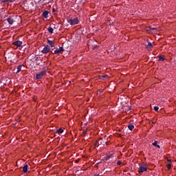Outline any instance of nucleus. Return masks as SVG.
<instances>
[{"label": "nucleus", "instance_id": "obj_24", "mask_svg": "<svg viewBox=\"0 0 176 176\" xmlns=\"http://www.w3.org/2000/svg\"><path fill=\"white\" fill-rule=\"evenodd\" d=\"M6 2H8V0H2V1H1L2 3H5Z\"/></svg>", "mask_w": 176, "mask_h": 176}, {"label": "nucleus", "instance_id": "obj_5", "mask_svg": "<svg viewBox=\"0 0 176 176\" xmlns=\"http://www.w3.org/2000/svg\"><path fill=\"white\" fill-rule=\"evenodd\" d=\"M46 75V70L40 72L36 74V79H42V77Z\"/></svg>", "mask_w": 176, "mask_h": 176}, {"label": "nucleus", "instance_id": "obj_14", "mask_svg": "<svg viewBox=\"0 0 176 176\" xmlns=\"http://www.w3.org/2000/svg\"><path fill=\"white\" fill-rule=\"evenodd\" d=\"M47 31H48V32H50V34H53L54 29H53V28H52V27H50L47 28Z\"/></svg>", "mask_w": 176, "mask_h": 176}, {"label": "nucleus", "instance_id": "obj_2", "mask_svg": "<svg viewBox=\"0 0 176 176\" xmlns=\"http://www.w3.org/2000/svg\"><path fill=\"white\" fill-rule=\"evenodd\" d=\"M41 53H43V54H47V53H52V50H50V46H49V45H45L43 49L41 50Z\"/></svg>", "mask_w": 176, "mask_h": 176}, {"label": "nucleus", "instance_id": "obj_3", "mask_svg": "<svg viewBox=\"0 0 176 176\" xmlns=\"http://www.w3.org/2000/svg\"><path fill=\"white\" fill-rule=\"evenodd\" d=\"M63 52H64V47H59V48H56L54 52L51 51V54H60V53H63Z\"/></svg>", "mask_w": 176, "mask_h": 176}, {"label": "nucleus", "instance_id": "obj_8", "mask_svg": "<svg viewBox=\"0 0 176 176\" xmlns=\"http://www.w3.org/2000/svg\"><path fill=\"white\" fill-rule=\"evenodd\" d=\"M146 49L148 50V52H151L152 49H153V45H152V43L148 42V45H146Z\"/></svg>", "mask_w": 176, "mask_h": 176}, {"label": "nucleus", "instance_id": "obj_7", "mask_svg": "<svg viewBox=\"0 0 176 176\" xmlns=\"http://www.w3.org/2000/svg\"><path fill=\"white\" fill-rule=\"evenodd\" d=\"M14 46H17L18 47H21V45H23V42L20 41H16L12 43Z\"/></svg>", "mask_w": 176, "mask_h": 176}, {"label": "nucleus", "instance_id": "obj_9", "mask_svg": "<svg viewBox=\"0 0 176 176\" xmlns=\"http://www.w3.org/2000/svg\"><path fill=\"white\" fill-rule=\"evenodd\" d=\"M22 170H23V173L24 174H25L27 173V171H28V164H25L23 168H22Z\"/></svg>", "mask_w": 176, "mask_h": 176}, {"label": "nucleus", "instance_id": "obj_19", "mask_svg": "<svg viewBox=\"0 0 176 176\" xmlns=\"http://www.w3.org/2000/svg\"><path fill=\"white\" fill-rule=\"evenodd\" d=\"M154 110H155L156 112H157V111H159V107H157V106L154 107Z\"/></svg>", "mask_w": 176, "mask_h": 176}, {"label": "nucleus", "instance_id": "obj_28", "mask_svg": "<svg viewBox=\"0 0 176 176\" xmlns=\"http://www.w3.org/2000/svg\"><path fill=\"white\" fill-rule=\"evenodd\" d=\"M108 77H109L108 75H105V76H104V78H108Z\"/></svg>", "mask_w": 176, "mask_h": 176}, {"label": "nucleus", "instance_id": "obj_25", "mask_svg": "<svg viewBox=\"0 0 176 176\" xmlns=\"http://www.w3.org/2000/svg\"><path fill=\"white\" fill-rule=\"evenodd\" d=\"M87 133V130H83V131H82V133H83V134H86Z\"/></svg>", "mask_w": 176, "mask_h": 176}, {"label": "nucleus", "instance_id": "obj_10", "mask_svg": "<svg viewBox=\"0 0 176 176\" xmlns=\"http://www.w3.org/2000/svg\"><path fill=\"white\" fill-rule=\"evenodd\" d=\"M7 21L9 24H10V25H12L13 23H14V19L9 17L8 19H7Z\"/></svg>", "mask_w": 176, "mask_h": 176}, {"label": "nucleus", "instance_id": "obj_31", "mask_svg": "<svg viewBox=\"0 0 176 176\" xmlns=\"http://www.w3.org/2000/svg\"><path fill=\"white\" fill-rule=\"evenodd\" d=\"M2 0H0V1H1Z\"/></svg>", "mask_w": 176, "mask_h": 176}, {"label": "nucleus", "instance_id": "obj_18", "mask_svg": "<svg viewBox=\"0 0 176 176\" xmlns=\"http://www.w3.org/2000/svg\"><path fill=\"white\" fill-rule=\"evenodd\" d=\"M128 129H129V130L132 131L134 129V125H133V124L128 125Z\"/></svg>", "mask_w": 176, "mask_h": 176}, {"label": "nucleus", "instance_id": "obj_13", "mask_svg": "<svg viewBox=\"0 0 176 176\" xmlns=\"http://www.w3.org/2000/svg\"><path fill=\"white\" fill-rule=\"evenodd\" d=\"M157 57L159 58V61H164L166 60V58H164V56L159 55Z\"/></svg>", "mask_w": 176, "mask_h": 176}, {"label": "nucleus", "instance_id": "obj_27", "mask_svg": "<svg viewBox=\"0 0 176 176\" xmlns=\"http://www.w3.org/2000/svg\"><path fill=\"white\" fill-rule=\"evenodd\" d=\"M167 162H168V163H171V160H167Z\"/></svg>", "mask_w": 176, "mask_h": 176}, {"label": "nucleus", "instance_id": "obj_16", "mask_svg": "<svg viewBox=\"0 0 176 176\" xmlns=\"http://www.w3.org/2000/svg\"><path fill=\"white\" fill-rule=\"evenodd\" d=\"M23 66L21 65H19L18 67H17V68H16V69H17V71H16V74H19V72H20L21 71V67H22Z\"/></svg>", "mask_w": 176, "mask_h": 176}, {"label": "nucleus", "instance_id": "obj_11", "mask_svg": "<svg viewBox=\"0 0 176 176\" xmlns=\"http://www.w3.org/2000/svg\"><path fill=\"white\" fill-rule=\"evenodd\" d=\"M43 16L45 19H47L48 16H49V12L47 10H45L43 12Z\"/></svg>", "mask_w": 176, "mask_h": 176}, {"label": "nucleus", "instance_id": "obj_15", "mask_svg": "<svg viewBox=\"0 0 176 176\" xmlns=\"http://www.w3.org/2000/svg\"><path fill=\"white\" fill-rule=\"evenodd\" d=\"M63 131H64V130H63V129L60 128L59 129L56 130V133L61 134V133H63Z\"/></svg>", "mask_w": 176, "mask_h": 176}, {"label": "nucleus", "instance_id": "obj_1", "mask_svg": "<svg viewBox=\"0 0 176 176\" xmlns=\"http://www.w3.org/2000/svg\"><path fill=\"white\" fill-rule=\"evenodd\" d=\"M67 22L69 24H70V25H75L79 23V19H78V17H75L74 19L67 20Z\"/></svg>", "mask_w": 176, "mask_h": 176}, {"label": "nucleus", "instance_id": "obj_20", "mask_svg": "<svg viewBox=\"0 0 176 176\" xmlns=\"http://www.w3.org/2000/svg\"><path fill=\"white\" fill-rule=\"evenodd\" d=\"M153 146H157V141H155V142L153 143Z\"/></svg>", "mask_w": 176, "mask_h": 176}, {"label": "nucleus", "instance_id": "obj_6", "mask_svg": "<svg viewBox=\"0 0 176 176\" xmlns=\"http://www.w3.org/2000/svg\"><path fill=\"white\" fill-rule=\"evenodd\" d=\"M47 43L50 47H54V46H56L55 43L53 41L47 40Z\"/></svg>", "mask_w": 176, "mask_h": 176}, {"label": "nucleus", "instance_id": "obj_21", "mask_svg": "<svg viewBox=\"0 0 176 176\" xmlns=\"http://www.w3.org/2000/svg\"><path fill=\"white\" fill-rule=\"evenodd\" d=\"M166 167H167V169H168V170H170V169L171 168V165H170V164H168L166 166Z\"/></svg>", "mask_w": 176, "mask_h": 176}, {"label": "nucleus", "instance_id": "obj_26", "mask_svg": "<svg viewBox=\"0 0 176 176\" xmlns=\"http://www.w3.org/2000/svg\"><path fill=\"white\" fill-rule=\"evenodd\" d=\"M157 148H158V149H160V146H159V145H157V146H155Z\"/></svg>", "mask_w": 176, "mask_h": 176}, {"label": "nucleus", "instance_id": "obj_29", "mask_svg": "<svg viewBox=\"0 0 176 176\" xmlns=\"http://www.w3.org/2000/svg\"><path fill=\"white\" fill-rule=\"evenodd\" d=\"M99 175H96V174H95L94 176H99Z\"/></svg>", "mask_w": 176, "mask_h": 176}, {"label": "nucleus", "instance_id": "obj_17", "mask_svg": "<svg viewBox=\"0 0 176 176\" xmlns=\"http://www.w3.org/2000/svg\"><path fill=\"white\" fill-rule=\"evenodd\" d=\"M111 157H112V155H107L104 157V160L107 162V161L109 160V159H111Z\"/></svg>", "mask_w": 176, "mask_h": 176}, {"label": "nucleus", "instance_id": "obj_4", "mask_svg": "<svg viewBox=\"0 0 176 176\" xmlns=\"http://www.w3.org/2000/svg\"><path fill=\"white\" fill-rule=\"evenodd\" d=\"M148 168H146V164H143L142 166H140L138 173L139 174H141L142 173H145V171H147Z\"/></svg>", "mask_w": 176, "mask_h": 176}, {"label": "nucleus", "instance_id": "obj_22", "mask_svg": "<svg viewBox=\"0 0 176 176\" xmlns=\"http://www.w3.org/2000/svg\"><path fill=\"white\" fill-rule=\"evenodd\" d=\"M94 146H98V140H96V141L94 142Z\"/></svg>", "mask_w": 176, "mask_h": 176}, {"label": "nucleus", "instance_id": "obj_30", "mask_svg": "<svg viewBox=\"0 0 176 176\" xmlns=\"http://www.w3.org/2000/svg\"><path fill=\"white\" fill-rule=\"evenodd\" d=\"M96 47H94V50Z\"/></svg>", "mask_w": 176, "mask_h": 176}, {"label": "nucleus", "instance_id": "obj_12", "mask_svg": "<svg viewBox=\"0 0 176 176\" xmlns=\"http://www.w3.org/2000/svg\"><path fill=\"white\" fill-rule=\"evenodd\" d=\"M97 141H98V146L99 145H102V144H104V140H102V138H99V140Z\"/></svg>", "mask_w": 176, "mask_h": 176}, {"label": "nucleus", "instance_id": "obj_23", "mask_svg": "<svg viewBox=\"0 0 176 176\" xmlns=\"http://www.w3.org/2000/svg\"><path fill=\"white\" fill-rule=\"evenodd\" d=\"M117 164H118V166H120V164H122V162L118 161Z\"/></svg>", "mask_w": 176, "mask_h": 176}]
</instances>
